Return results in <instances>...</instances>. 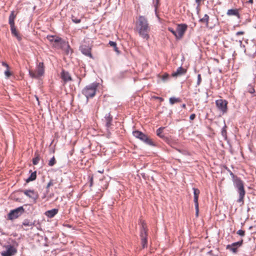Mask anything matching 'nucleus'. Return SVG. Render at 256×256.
Returning <instances> with one entry per match:
<instances>
[{"label":"nucleus","instance_id":"7c9ffc66","mask_svg":"<svg viewBox=\"0 0 256 256\" xmlns=\"http://www.w3.org/2000/svg\"><path fill=\"white\" fill-rule=\"evenodd\" d=\"M63 46H66V52L67 54H68L69 52H70V51L71 50V49L70 47V46L68 44V43H66V42H63Z\"/></svg>","mask_w":256,"mask_h":256},{"label":"nucleus","instance_id":"cd10ccee","mask_svg":"<svg viewBox=\"0 0 256 256\" xmlns=\"http://www.w3.org/2000/svg\"><path fill=\"white\" fill-rule=\"evenodd\" d=\"M140 237H141V238H146V230L144 228V226H142V229L141 230Z\"/></svg>","mask_w":256,"mask_h":256},{"label":"nucleus","instance_id":"49530a36","mask_svg":"<svg viewBox=\"0 0 256 256\" xmlns=\"http://www.w3.org/2000/svg\"><path fill=\"white\" fill-rule=\"evenodd\" d=\"M53 185V182L52 180H50V182L46 186V188H48L50 186Z\"/></svg>","mask_w":256,"mask_h":256},{"label":"nucleus","instance_id":"13d9d810","mask_svg":"<svg viewBox=\"0 0 256 256\" xmlns=\"http://www.w3.org/2000/svg\"><path fill=\"white\" fill-rule=\"evenodd\" d=\"M156 98L160 99V100H163V99L162 98H160V97H157Z\"/></svg>","mask_w":256,"mask_h":256},{"label":"nucleus","instance_id":"3c124183","mask_svg":"<svg viewBox=\"0 0 256 256\" xmlns=\"http://www.w3.org/2000/svg\"><path fill=\"white\" fill-rule=\"evenodd\" d=\"M90 186H92V184H93V178H92V177H90Z\"/></svg>","mask_w":256,"mask_h":256},{"label":"nucleus","instance_id":"2f4dec72","mask_svg":"<svg viewBox=\"0 0 256 256\" xmlns=\"http://www.w3.org/2000/svg\"><path fill=\"white\" fill-rule=\"evenodd\" d=\"M40 160V158L38 156H36L33 158L32 160V163L34 165H36L38 163V162Z\"/></svg>","mask_w":256,"mask_h":256},{"label":"nucleus","instance_id":"a878e982","mask_svg":"<svg viewBox=\"0 0 256 256\" xmlns=\"http://www.w3.org/2000/svg\"><path fill=\"white\" fill-rule=\"evenodd\" d=\"M142 133L143 132H142L138 130H135L132 132L134 136L138 139L140 138V136H142Z\"/></svg>","mask_w":256,"mask_h":256},{"label":"nucleus","instance_id":"a18cd8bd","mask_svg":"<svg viewBox=\"0 0 256 256\" xmlns=\"http://www.w3.org/2000/svg\"><path fill=\"white\" fill-rule=\"evenodd\" d=\"M146 136H147L146 134H144L142 133V136H140L139 139L140 140H141L142 142H143L144 140L145 139V138H146Z\"/></svg>","mask_w":256,"mask_h":256},{"label":"nucleus","instance_id":"4c0bfd02","mask_svg":"<svg viewBox=\"0 0 256 256\" xmlns=\"http://www.w3.org/2000/svg\"><path fill=\"white\" fill-rule=\"evenodd\" d=\"M54 36H48L47 39L50 42H54Z\"/></svg>","mask_w":256,"mask_h":256},{"label":"nucleus","instance_id":"79ce46f5","mask_svg":"<svg viewBox=\"0 0 256 256\" xmlns=\"http://www.w3.org/2000/svg\"><path fill=\"white\" fill-rule=\"evenodd\" d=\"M230 176H232V180L234 181V180H236V178H238L230 170Z\"/></svg>","mask_w":256,"mask_h":256},{"label":"nucleus","instance_id":"a19ab883","mask_svg":"<svg viewBox=\"0 0 256 256\" xmlns=\"http://www.w3.org/2000/svg\"><path fill=\"white\" fill-rule=\"evenodd\" d=\"M4 74L7 78H9L11 76V73L9 71L8 68H7V70L5 71Z\"/></svg>","mask_w":256,"mask_h":256},{"label":"nucleus","instance_id":"5fc2aeb1","mask_svg":"<svg viewBox=\"0 0 256 256\" xmlns=\"http://www.w3.org/2000/svg\"><path fill=\"white\" fill-rule=\"evenodd\" d=\"M104 172V170H98V172L100 173V174H102Z\"/></svg>","mask_w":256,"mask_h":256},{"label":"nucleus","instance_id":"6e6d98bb","mask_svg":"<svg viewBox=\"0 0 256 256\" xmlns=\"http://www.w3.org/2000/svg\"><path fill=\"white\" fill-rule=\"evenodd\" d=\"M196 2L198 4H200V0H196Z\"/></svg>","mask_w":256,"mask_h":256},{"label":"nucleus","instance_id":"aec40b11","mask_svg":"<svg viewBox=\"0 0 256 256\" xmlns=\"http://www.w3.org/2000/svg\"><path fill=\"white\" fill-rule=\"evenodd\" d=\"M36 171L31 173L30 176L26 180V182H29L31 181H33L36 179Z\"/></svg>","mask_w":256,"mask_h":256},{"label":"nucleus","instance_id":"0eeeda50","mask_svg":"<svg viewBox=\"0 0 256 256\" xmlns=\"http://www.w3.org/2000/svg\"><path fill=\"white\" fill-rule=\"evenodd\" d=\"M188 28V26L186 24H178L176 28V38H180L182 37L184 34L186 32Z\"/></svg>","mask_w":256,"mask_h":256},{"label":"nucleus","instance_id":"de8ad7c7","mask_svg":"<svg viewBox=\"0 0 256 256\" xmlns=\"http://www.w3.org/2000/svg\"><path fill=\"white\" fill-rule=\"evenodd\" d=\"M196 118V114H192L190 116V120H194Z\"/></svg>","mask_w":256,"mask_h":256},{"label":"nucleus","instance_id":"473e14b6","mask_svg":"<svg viewBox=\"0 0 256 256\" xmlns=\"http://www.w3.org/2000/svg\"><path fill=\"white\" fill-rule=\"evenodd\" d=\"M169 78V75L167 74H165L162 76V79L164 82L166 81Z\"/></svg>","mask_w":256,"mask_h":256},{"label":"nucleus","instance_id":"f704fd0d","mask_svg":"<svg viewBox=\"0 0 256 256\" xmlns=\"http://www.w3.org/2000/svg\"><path fill=\"white\" fill-rule=\"evenodd\" d=\"M237 234L242 236H244L245 232L242 230H240L237 232Z\"/></svg>","mask_w":256,"mask_h":256},{"label":"nucleus","instance_id":"2eb2a0df","mask_svg":"<svg viewBox=\"0 0 256 256\" xmlns=\"http://www.w3.org/2000/svg\"><path fill=\"white\" fill-rule=\"evenodd\" d=\"M61 78L65 82L72 80V78L70 74L68 72L64 70L62 71L61 73Z\"/></svg>","mask_w":256,"mask_h":256},{"label":"nucleus","instance_id":"412c9836","mask_svg":"<svg viewBox=\"0 0 256 256\" xmlns=\"http://www.w3.org/2000/svg\"><path fill=\"white\" fill-rule=\"evenodd\" d=\"M143 142H144V143H146V144H147L149 146H154V142L148 136H146V138H145V139L144 140Z\"/></svg>","mask_w":256,"mask_h":256},{"label":"nucleus","instance_id":"b1692460","mask_svg":"<svg viewBox=\"0 0 256 256\" xmlns=\"http://www.w3.org/2000/svg\"><path fill=\"white\" fill-rule=\"evenodd\" d=\"M209 16L207 14H205L204 18L200 20V22H205L207 24L208 23Z\"/></svg>","mask_w":256,"mask_h":256},{"label":"nucleus","instance_id":"423d86ee","mask_svg":"<svg viewBox=\"0 0 256 256\" xmlns=\"http://www.w3.org/2000/svg\"><path fill=\"white\" fill-rule=\"evenodd\" d=\"M44 71L43 62H40L37 66L36 72L29 70V74L32 78H38L44 74Z\"/></svg>","mask_w":256,"mask_h":256},{"label":"nucleus","instance_id":"f3484780","mask_svg":"<svg viewBox=\"0 0 256 256\" xmlns=\"http://www.w3.org/2000/svg\"><path fill=\"white\" fill-rule=\"evenodd\" d=\"M226 14L228 16H235L238 18L240 17L238 9H230L227 11Z\"/></svg>","mask_w":256,"mask_h":256},{"label":"nucleus","instance_id":"4d7b16f0","mask_svg":"<svg viewBox=\"0 0 256 256\" xmlns=\"http://www.w3.org/2000/svg\"><path fill=\"white\" fill-rule=\"evenodd\" d=\"M186 104H182V108H186Z\"/></svg>","mask_w":256,"mask_h":256},{"label":"nucleus","instance_id":"a211bd4d","mask_svg":"<svg viewBox=\"0 0 256 256\" xmlns=\"http://www.w3.org/2000/svg\"><path fill=\"white\" fill-rule=\"evenodd\" d=\"M192 189L194 190V204H198V196L200 193V192L199 190H198V188H193Z\"/></svg>","mask_w":256,"mask_h":256},{"label":"nucleus","instance_id":"1a4fd4ad","mask_svg":"<svg viewBox=\"0 0 256 256\" xmlns=\"http://www.w3.org/2000/svg\"><path fill=\"white\" fill-rule=\"evenodd\" d=\"M242 242L243 240H241L240 241L234 242L231 244L227 245L226 248L227 250H230L233 253H236L237 252V249L242 246Z\"/></svg>","mask_w":256,"mask_h":256},{"label":"nucleus","instance_id":"dca6fc26","mask_svg":"<svg viewBox=\"0 0 256 256\" xmlns=\"http://www.w3.org/2000/svg\"><path fill=\"white\" fill-rule=\"evenodd\" d=\"M58 209L57 208H53L50 210H48L45 212L46 216L48 218H52L58 212Z\"/></svg>","mask_w":256,"mask_h":256},{"label":"nucleus","instance_id":"e433bc0d","mask_svg":"<svg viewBox=\"0 0 256 256\" xmlns=\"http://www.w3.org/2000/svg\"><path fill=\"white\" fill-rule=\"evenodd\" d=\"M196 208V216H198V204H194Z\"/></svg>","mask_w":256,"mask_h":256},{"label":"nucleus","instance_id":"c03bdc74","mask_svg":"<svg viewBox=\"0 0 256 256\" xmlns=\"http://www.w3.org/2000/svg\"><path fill=\"white\" fill-rule=\"evenodd\" d=\"M108 44L111 46H112L114 48L116 47V42H112V41H110L109 42V43Z\"/></svg>","mask_w":256,"mask_h":256},{"label":"nucleus","instance_id":"f8f14e48","mask_svg":"<svg viewBox=\"0 0 256 256\" xmlns=\"http://www.w3.org/2000/svg\"><path fill=\"white\" fill-rule=\"evenodd\" d=\"M80 50L81 52L86 56L92 58V54H91V48L86 45H83L80 46Z\"/></svg>","mask_w":256,"mask_h":256},{"label":"nucleus","instance_id":"bf43d9fd","mask_svg":"<svg viewBox=\"0 0 256 256\" xmlns=\"http://www.w3.org/2000/svg\"><path fill=\"white\" fill-rule=\"evenodd\" d=\"M36 100L38 102V103H39L38 98L37 96H36Z\"/></svg>","mask_w":256,"mask_h":256},{"label":"nucleus","instance_id":"052dcab7","mask_svg":"<svg viewBox=\"0 0 256 256\" xmlns=\"http://www.w3.org/2000/svg\"><path fill=\"white\" fill-rule=\"evenodd\" d=\"M249 2L252 3V0H249Z\"/></svg>","mask_w":256,"mask_h":256},{"label":"nucleus","instance_id":"6e6552de","mask_svg":"<svg viewBox=\"0 0 256 256\" xmlns=\"http://www.w3.org/2000/svg\"><path fill=\"white\" fill-rule=\"evenodd\" d=\"M6 250L2 252V256H12L14 255L16 252V249L12 245H8L6 246Z\"/></svg>","mask_w":256,"mask_h":256},{"label":"nucleus","instance_id":"bb28decb","mask_svg":"<svg viewBox=\"0 0 256 256\" xmlns=\"http://www.w3.org/2000/svg\"><path fill=\"white\" fill-rule=\"evenodd\" d=\"M72 20L76 24H79L81 22L80 18H77L74 16H72Z\"/></svg>","mask_w":256,"mask_h":256},{"label":"nucleus","instance_id":"58836bf2","mask_svg":"<svg viewBox=\"0 0 256 256\" xmlns=\"http://www.w3.org/2000/svg\"><path fill=\"white\" fill-rule=\"evenodd\" d=\"M62 40L60 38L54 36V42L56 43H58V42H62Z\"/></svg>","mask_w":256,"mask_h":256},{"label":"nucleus","instance_id":"c9c22d12","mask_svg":"<svg viewBox=\"0 0 256 256\" xmlns=\"http://www.w3.org/2000/svg\"><path fill=\"white\" fill-rule=\"evenodd\" d=\"M201 82H202L201 76H200V74H198V80H197L196 85L199 86Z\"/></svg>","mask_w":256,"mask_h":256},{"label":"nucleus","instance_id":"37998d69","mask_svg":"<svg viewBox=\"0 0 256 256\" xmlns=\"http://www.w3.org/2000/svg\"><path fill=\"white\" fill-rule=\"evenodd\" d=\"M176 150L179 152H180L182 153V154H184V155H186L188 152L186 150H179V149H176Z\"/></svg>","mask_w":256,"mask_h":256},{"label":"nucleus","instance_id":"6ab92c4d","mask_svg":"<svg viewBox=\"0 0 256 256\" xmlns=\"http://www.w3.org/2000/svg\"><path fill=\"white\" fill-rule=\"evenodd\" d=\"M23 226H34V222H32L28 219H25L22 222L21 227L22 228Z\"/></svg>","mask_w":256,"mask_h":256},{"label":"nucleus","instance_id":"f257e3e1","mask_svg":"<svg viewBox=\"0 0 256 256\" xmlns=\"http://www.w3.org/2000/svg\"><path fill=\"white\" fill-rule=\"evenodd\" d=\"M136 28L140 36L143 39L148 40L150 38V27L146 17L142 16H139L136 22Z\"/></svg>","mask_w":256,"mask_h":256},{"label":"nucleus","instance_id":"39448f33","mask_svg":"<svg viewBox=\"0 0 256 256\" xmlns=\"http://www.w3.org/2000/svg\"><path fill=\"white\" fill-rule=\"evenodd\" d=\"M24 212L23 206L18 207L14 210H11L8 214V218L10 220H13L18 218Z\"/></svg>","mask_w":256,"mask_h":256},{"label":"nucleus","instance_id":"c85d7f7f","mask_svg":"<svg viewBox=\"0 0 256 256\" xmlns=\"http://www.w3.org/2000/svg\"><path fill=\"white\" fill-rule=\"evenodd\" d=\"M248 92L250 94H254L255 92L254 89L252 84H249L247 88Z\"/></svg>","mask_w":256,"mask_h":256},{"label":"nucleus","instance_id":"393cba45","mask_svg":"<svg viewBox=\"0 0 256 256\" xmlns=\"http://www.w3.org/2000/svg\"><path fill=\"white\" fill-rule=\"evenodd\" d=\"M164 128L160 127L158 128L156 130V134L160 138H164V135L162 134V132Z\"/></svg>","mask_w":256,"mask_h":256},{"label":"nucleus","instance_id":"ea45409f","mask_svg":"<svg viewBox=\"0 0 256 256\" xmlns=\"http://www.w3.org/2000/svg\"><path fill=\"white\" fill-rule=\"evenodd\" d=\"M168 30L170 32L172 33L174 36L176 37V30H174L172 28H168Z\"/></svg>","mask_w":256,"mask_h":256},{"label":"nucleus","instance_id":"09e8293b","mask_svg":"<svg viewBox=\"0 0 256 256\" xmlns=\"http://www.w3.org/2000/svg\"><path fill=\"white\" fill-rule=\"evenodd\" d=\"M2 65L5 67H6L7 68H9L8 65L5 62H2Z\"/></svg>","mask_w":256,"mask_h":256},{"label":"nucleus","instance_id":"9b49d317","mask_svg":"<svg viewBox=\"0 0 256 256\" xmlns=\"http://www.w3.org/2000/svg\"><path fill=\"white\" fill-rule=\"evenodd\" d=\"M24 194L30 198L36 200L38 198L37 192L34 190H23Z\"/></svg>","mask_w":256,"mask_h":256},{"label":"nucleus","instance_id":"72a5a7b5","mask_svg":"<svg viewBox=\"0 0 256 256\" xmlns=\"http://www.w3.org/2000/svg\"><path fill=\"white\" fill-rule=\"evenodd\" d=\"M142 239V246L143 248H145L146 246V244H147V239H146V238H141Z\"/></svg>","mask_w":256,"mask_h":256},{"label":"nucleus","instance_id":"20e7f679","mask_svg":"<svg viewBox=\"0 0 256 256\" xmlns=\"http://www.w3.org/2000/svg\"><path fill=\"white\" fill-rule=\"evenodd\" d=\"M16 17V15L14 14V12H11L9 16L8 23L10 25V30L12 34L15 36L18 40H21V37L17 32L14 26V19Z\"/></svg>","mask_w":256,"mask_h":256},{"label":"nucleus","instance_id":"c756f323","mask_svg":"<svg viewBox=\"0 0 256 256\" xmlns=\"http://www.w3.org/2000/svg\"><path fill=\"white\" fill-rule=\"evenodd\" d=\"M56 162L54 156H53L48 162V164L50 166H52L55 164Z\"/></svg>","mask_w":256,"mask_h":256},{"label":"nucleus","instance_id":"603ef678","mask_svg":"<svg viewBox=\"0 0 256 256\" xmlns=\"http://www.w3.org/2000/svg\"><path fill=\"white\" fill-rule=\"evenodd\" d=\"M114 50L118 54H119L120 53V51L118 50V48H117L116 46V47L114 48Z\"/></svg>","mask_w":256,"mask_h":256},{"label":"nucleus","instance_id":"7ed1b4c3","mask_svg":"<svg viewBox=\"0 0 256 256\" xmlns=\"http://www.w3.org/2000/svg\"><path fill=\"white\" fill-rule=\"evenodd\" d=\"M233 182L234 187L237 189V191L239 194V198L237 201L238 202H243L244 198L246 194L244 183L240 178H236Z\"/></svg>","mask_w":256,"mask_h":256},{"label":"nucleus","instance_id":"8fccbe9b","mask_svg":"<svg viewBox=\"0 0 256 256\" xmlns=\"http://www.w3.org/2000/svg\"><path fill=\"white\" fill-rule=\"evenodd\" d=\"M244 34V32L242 31H239L236 33V36H240V35H242V34Z\"/></svg>","mask_w":256,"mask_h":256},{"label":"nucleus","instance_id":"864d4df0","mask_svg":"<svg viewBox=\"0 0 256 256\" xmlns=\"http://www.w3.org/2000/svg\"><path fill=\"white\" fill-rule=\"evenodd\" d=\"M239 42H240V46L242 48H244V46L242 44V40H239Z\"/></svg>","mask_w":256,"mask_h":256},{"label":"nucleus","instance_id":"5701e85b","mask_svg":"<svg viewBox=\"0 0 256 256\" xmlns=\"http://www.w3.org/2000/svg\"><path fill=\"white\" fill-rule=\"evenodd\" d=\"M226 128V124H224V126H223V128L222 130V132H221L222 136L224 137V139L226 140L227 139Z\"/></svg>","mask_w":256,"mask_h":256},{"label":"nucleus","instance_id":"4be33fe9","mask_svg":"<svg viewBox=\"0 0 256 256\" xmlns=\"http://www.w3.org/2000/svg\"><path fill=\"white\" fill-rule=\"evenodd\" d=\"M169 101L170 104L172 105L175 103L180 102V100L179 98L172 97L170 98Z\"/></svg>","mask_w":256,"mask_h":256},{"label":"nucleus","instance_id":"ddd939ff","mask_svg":"<svg viewBox=\"0 0 256 256\" xmlns=\"http://www.w3.org/2000/svg\"><path fill=\"white\" fill-rule=\"evenodd\" d=\"M186 70L182 66L178 68L176 72H174L172 74L173 77H178L186 73Z\"/></svg>","mask_w":256,"mask_h":256},{"label":"nucleus","instance_id":"4468645a","mask_svg":"<svg viewBox=\"0 0 256 256\" xmlns=\"http://www.w3.org/2000/svg\"><path fill=\"white\" fill-rule=\"evenodd\" d=\"M104 120L106 121V126L108 129L112 125V116H111L110 113H108L106 114L104 116Z\"/></svg>","mask_w":256,"mask_h":256},{"label":"nucleus","instance_id":"f03ea898","mask_svg":"<svg viewBox=\"0 0 256 256\" xmlns=\"http://www.w3.org/2000/svg\"><path fill=\"white\" fill-rule=\"evenodd\" d=\"M99 84L93 82L88 86H86L82 90V94L85 96L87 100L89 98H93L96 92V90Z\"/></svg>","mask_w":256,"mask_h":256},{"label":"nucleus","instance_id":"9d476101","mask_svg":"<svg viewBox=\"0 0 256 256\" xmlns=\"http://www.w3.org/2000/svg\"><path fill=\"white\" fill-rule=\"evenodd\" d=\"M216 105L218 108L222 111V112H225L227 108V102L226 100H218L216 102Z\"/></svg>","mask_w":256,"mask_h":256}]
</instances>
